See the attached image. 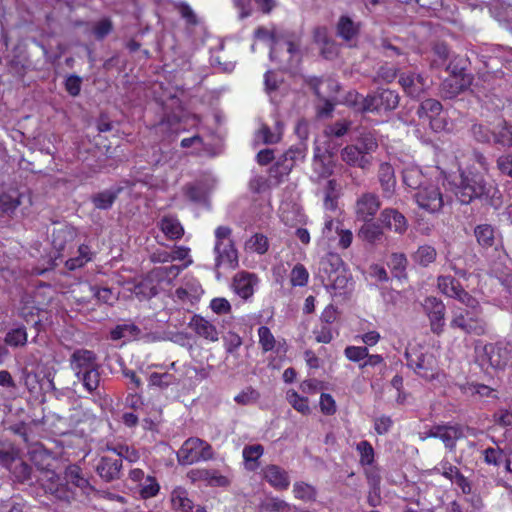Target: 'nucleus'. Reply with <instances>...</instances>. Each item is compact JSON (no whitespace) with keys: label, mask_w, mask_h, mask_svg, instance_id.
<instances>
[{"label":"nucleus","mask_w":512,"mask_h":512,"mask_svg":"<svg viewBox=\"0 0 512 512\" xmlns=\"http://www.w3.org/2000/svg\"><path fill=\"white\" fill-rule=\"evenodd\" d=\"M340 157L348 166L357 167L362 170H368L372 165L373 159L371 155L363 154L357 146L352 144L345 146L341 150Z\"/></svg>","instance_id":"obj_12"},{"label":"nucleus","mask_w":512,"mask_h":512,"mask_svg":"<svg viewBox=\"0 0 512 512\" xmlns=\"http://www.w3.org/2000/svg\"><path fill=\"white\" fill-rule=\"evenodd\" d=\"M344 353L349 360L353 362H359L360 360L368 356V348L359 346H348L345 348Z\"/></svg>","instance_id":"obj_60"},{"label":"nucleus","mask_w":512,"mask_h":512,"mask_svg":"<svg viewBox=\"0 0 512 512\" xmlns=\"http://www.w3.org/2000/svg\"><path fill=\"white\" fill-rule=\"evenodd\" d=\"M161 229L171 239L182 237L184 230L180 222L174 218L164 217L161 221Z\"/></svg>","instance_id":"obj_47"},{"label":"nucleus","mask_w":512,"mask_h":512,"mask_svg":"<svg viewBox=\"0 0 512 512\" xmlns=\"http://www.w3.org/2000/svg\"><path fill=\"white\" fill-rule=\"evenodd\" d=\"M76 376L90 393L94 392L99 386L100 372L98 366L90 367L88 370H84L82 373L76 374Z\"/></svg>","instance_id":"obj_38"},{"label":"nucleus","mask_w":512,"mask_h":512,"mask_svg":"<svg viewBox=\"0 0 512 512\" xmlns=\"http://www.w3.org/2000/svg\"><path fill=\"white\" fill-rule=\"evenodd\" d=\"M481 310L460 309L455 313L451 320V327L459 328L466 334L477 336L484 335L486 332V322L480 317Z\"/></svg>","instance_id":"obj_3"},{"label":"nucleus","mask_w":512,"mask_h":512,"mask_svg":"<svg viewBox=\"0 0 512 512\" xmlns=\"http://www.w3.org/2000/svg\"><path fill=\"white\" fill-rule=\"evenodd\" d=\"M483 350L489 364L492 367H499L501 365V361L499 359V353L501 349L499 347L489 343L484 346Z\"/></svg>","instance_id":"obj_62"},{"label":"nucleus","mask_w":512,"mask_h":512,"mask_svg":"<svg viewBox=\"0 0 512 512\" xmlns=\"http://www.w3.org/2000/svg\"><path fill=\"white\" fill-rule=\"evenodd\" d=\"M407 365L425 379H433L437 371V361L432 353H405Z\"/></svg>","instance_id":"obj_5"},{"label":"nucleus","mask_w":512,"mask_h":512,"mask_svg":"<svg viewBox=\"0 0 512 512\" xmlns=\"http://www.w3.org/2000/svg\"><path fill=\"white\" fill-rule=\"evenodd\" d=\"M308 277V271L302 264L295 265L291 271V283L293 286H305Z\"/></svg>","instance_id":"obj_53"},{"label":"nucleus","mask_w":512,"mask_h":512,"mask_svg":"<svg viewBox=\"0 0 512 512\" xmlns=\"http://www.w3.org/2000/svg\"><path fill=\"white\" fill-rule=\"evenodd\" d=\"M381 202L379 197L371 192H367L362 194L357 202L355 207L356 218L360 221H369L373 220L374 216L380 209Z\"/></svg>","instance_id":"obj_8"},{"label":"nucleus","mask_w":512,"mask_h":512,"mask_svg":"<svg viewBox=\"0 0 512 512\" xmlns=\"http://www.w3.org/2000/svg\"><path fill=\"white\" fill-rule=\"evenodd\" d=\"M470 132L475 141L493 145V128L490 129L482 123H475L471 126Z\"/></svg>","instance_id":"obj_45"},{"label":"nucleus","mask_w":512,"mask_h":512,"mask_svg":"<svg viewBox=\"0 0 512 512\" xmlns=\"http://www.w3.org/2000/svg\"><path fill=\"white\" fill-rule=\"evenodd\" d=\"M437 285L443 294L451 298H455L462 289L460 282L452 276H439Z\"/></svg>","instance_id":"obj_41"},{"label":"nucleus","mask_w":512,"mask_h":512,"mask_svg":"<svg viewBox=\"0 0 512 512\" xmlns=\"http://www.w3.org/2000/svg\"><path fill=\"white\" fill-rule=\"evenodd\" d=\"M215 253L216 268H218L222 263H228L231 268L238 266V255L233 241L230 240L228 244L224 245L223 248L220 247L218 251H215Z\"/></svg>","instance_id":"obj_33"},{"label":"nucleus","mask_w":512,"mask_h":512,"mask_svg":"<svg viewBox=\"0 0 512 512\" xmlns=\"http://www.w3.org/2000/svg\"><path fill=\"white\" fill-rule=\"evenodd\" d=\"M319 151L320 149L317 148L314 154V173L316 177L312 178L313 181L317 183L329 178L333 174V168L335 166L333 160H327L324 154H319Z\"/></svg>","instance_id":"obj_25"},{"label":"nucleus","mask_w":512,"mask_h":512,"mask_svg":"<svg viewBox=\"0 0 512 512\" xmlns=\"http://www.w3.org/2000/svg\"><path fill=\"white\" fill-rule=\"evenodd\" d=\"M380 220L387 228L398 234H404L408 228L405 216L393 208L384 209L380 214Z\"/></svg>","instance_id":"obj_14"},{"label":"nucleus","mask_w":512,"mask_h":512,"mask_svg":"<svg viewBox=\"0 0 512 512\" xmlns=\"http://www.w3.org/2000/svg\"><path fill=\"white\" fill-rule=\"evenodd\" d=\"M119 457L112 458L103 456L96 465V473L105 482H112L121 477L122 459L121 452H118Z\"/></svg>","instance_id":"obj_9"},{"label":"nucleus","mask_w":512,"mask_h":512,"mask_svg":"<svg viewBox=\"0 0 512 512\" xmlns=\"http://www.w3.org/2000/svg\"><path fill=\"white\" fill-rule=\"evenodd\" d=\"M358 237L363 241L376 245L384 237L382 226L374 220L363 221V225L358 231Z\"/></svg>","instance_id":"obj_24"},{"label":"nucleus","mask_w":512,"mask_h":512,"mask_svg":"<svg viewBox=\"0 0 512 512\" xmlns=\"http://www.w3.org/2000/svg\"><path fill=\"white\" fill-rule=\"evenodd\" d=\"M437 251L430 245L420 246L414 253V261L423 267H427L429 264L436 260Z\"/></svg>","instance_id":"obj_44"},{"label":"nucleus","mask_w":512,"mask_h":512,"mask_svg":"<svg viewBox=\"0 0 512 512\" xmlns=\"http://www.w3.org/2000/svg\"><path fill=\"white\" fill-rule=\"evenodd\" d=\"M171 502L174 509L183 512H190L194 508L192 500L188 498V493L183 488H176L171 494Z\"/></svg>","instance_id":"obj_40"},{"label":"nucleus","mask_w":512,"mask_h":512,"mask_svg":"<svg viewBox=\"0 0 512 512\" xmlns=\"http://www.w3.org/2000/svg\"><path fill=\"white\" fill-rule=\"evenodd\" d=\"M354 146L362 151L365 155H371L378 148V142L374 132L369 130H362L359 132V135L355 139Z\"/></svg>","instance_id":"obj_31"},{"label":"nucleus","mask_w":512,"mask_h":512,"mask_svg":"<svg viewBox=\"0 0 512 512\" xmlns=\"http://www.w3.org/2000/svg\"><path fill=\"white\" fill-rule=\"evenodd\" d=\"M264 478L273 487L286 489L289 486V478L285 470L277 465H268L264 469Z\"/></svg>","instance_id":"obj_26"},{"label":"nucleus","mask_w":512,"mask_h":512,"mask_svg":"<svg viewBox=\"0 0 512 512\" xmlns=\"http://www.w3.org/2000/svg\"><path fill=\"white\" fill-rule=\"evenodd\" d=\"M287 45V52L290 54V59L286 64H283V62L279 63L280 67L284 70H287L294 66L293 61L294 58L296 64H298L301 61V53H300V46L297 40L294 39H287L286 40Z\"/></svg>","instance_id":"obj_48"},{"label":"nucleus","mask_w":512,"mask_h":512,"mask_svg":"<svg viewBox=\"0 0 512 512\" xmlns=\"http://www.w3.org/2000/svg\"><path fill=\"white\" fill-rule=\"evenodd\" d=\"M496 164L502 174L512 178V153L498 157Z\"/></svg>","instance_id":"obj_63"},{"label":"nucleus","mask_w":512,"mask_h":512,"mask_svg":"<svg viewBox=\"0 0 512 512\" xmlns=\"http://www.w3.org/2000/svg\"><path fill=\"white\" fill-rule=\"evenodd\" d=\"M493 145L508 149L512 147V123L504 118H499L493 126Z\"/></svg>","instance_id":"obj_15"},{"label":"nucleus","mask_w":512,"mask_h":512,"mask_svg":"<svg viewBox=\"0 0 512 512\" xmlns=\"http://www.w3.org/2000/svg\"><path fill=\"white\" fill-rule=\"evenodd\" d=\"M75 236V233L71 227L65 226L54 230L52 233V244L57 251L65 249L66 244L71 242Z\"/></svg>","instance_id":"obj_39"},{"label":"nucleus","mask_w":512,"mask_h":512,"mask_svg":"<svg viewBox=\"0 0 512 512\" xmlns=\"http://www.w3.org/2000/svg\"><path fill=\"white\" fill-rule=\"evenodd\" d=\"M313 41L320 48V55L327 60H332L338 55V45L329 35L326 26H317L313 29Z\"/></svg>","instance_id":"obj_7"},{"label":"nucleus","mask_w":512,"mask_h":512,"mask_svg":"<svg viewBox=\"0 0 512 512\" xmlns=\"http://www.w3.org/2000/svg\"><path fill=\"white\" fill-rule=\"evenodd\" d=\"M399 94L391 89L378 88L372 94L362 98L358 111L364 112H390L399 105Z\"/></svg>","instance_id":"obj_2"},{"label":"nucleus","mask_w":512,"mask_h":512,"mask_svg":"<svg viewBox=\"0 0 512 512\" xmlns=\"http://www.w3.org/2000/svg\"><path fill=\"white\" fill-rule=\"evenodd\" d=\"M259 342L262 345L264 351H270L275 346V338L271 333L270 329L266 326H261L258 329Z\"/></svg>","instance_id":"obj_57"},{"label":"nucleus","mask_w":512,"mask_h":512,"mask_svg":"<svg viewBox=\"0 0 512 512\" xmlns=\"http://www.w3.org/2000/svg\"><path fill=\"white\" fill-rule=\"evenodd\" d=\"M324 206L327 209L334 210L337 207V198L339 196L338 183L335 179L328 180L323 188Z\"/></svg>","instance_id":"obj_43"},{"label":"nucleus","mask_w":512,"mask_h":512,"mask_svg":"<svg viewBox=\"0 0 512 512\" xmlns=\"http://www.w3.org/2000/svg\"><path fill=\"white\" fill-rule=\"evenodd\" d=\"M40 475L36 478V486L38 485L46 494L60 497L65 485L61 482V477L55 469L52 467Z\"/></svg>","instance_id":"obj_13"},{"label":"nucleus","mask_w":512,"mask_h":512,"mask_svg":"<svg viewBox=\"0 0 512 512\" xmlns=\"http://www.w3.org/2000/svg\"><path fill=\"white\" fill-rule=\"evenodd\" d=\"M185 194L192 202L204 203L206 201V192L201 185H187Z\"/></svg>","instance_id":"obj_54"},{"label":"nucleus","mask_w":512,"mask_h":512,"mask_svg":"<svg viewBox=\"0 0 512 512\" xmlns=\"http://www.w3.org/2000/svg\"><path fill=\"white\" fill-rule=\"evenodd\" d=\"M295 161L283 154L277 162L270 168V175L280 179L284 175H288L294 167Z\"/></svg>","instance_id":"obj_46"},{"label":"nucleus","mask_w":512,"mask_h":512,"mask_svg":"<svg viewBox=\"0 0 512 512\" xmlns=\"http://www.w3.org/2000/svg\"><path fill=\"white\" fill-rule=\"evenodd\" d=\"M134 293L137 297L142 296L145 299H150L157 295L158 290L156 286L152 284V280L144 279L134 286Z\"/></svg>","instance_id":"obj_49"},{"label":"nucleus","mask_w":512,"mask_h":512,"mask_svg":"<svg viewBox=\"0 0 512 512\" xmlns=\"http://www.w3.org/2000/svg\"><path fill=\"white\" fill-rule=\"evenodd\" d=\"M378 181L384 197H391L395 192L396 178L391 164L381 163L378 170Z\"/></svg>","instance_id":"obj_18"},{"label":"nucleus","mask_w":512,"mask_h":512,"mask_svg":"<svg viewBox=\"0 0 512 512\" xmlns=\"http://www.w3.org/2000/svg\"><path fill=\"white\" fill-rule=\"evenodd\" d=\"M424 311L426 312L430 328L434 334H441L445 325V311L444 303L433 296L427 297L423 304Z\"/></svg>","instance_id":"obj_6"},{"label":"nucleus","mask_w":512,"mask_h":512,"mask_svg":"<svg viewBox=\"0 0 512 512\" xmlns=\"http://www.w3.org/2000/svg\"><path fill=\"white\" fill-rule=\"evenodd\" d=\"M454 193L457 200L464 205L475 199L484 201L494 209H499L503 204L502 193L498 187L488 182L479 172L461 171Z\"/></svg>","instance_id":"obj_1"},{"label":"nucleus","mask_w":512,"mask_h":512,"mask_svg":"<svg viewBox=\"0 0 512 512\" xmlns=\"http://www.w3.org/2000/svg\"><path fill=\"white\" fill-rule=\"evenodd\" d=\"M96 354L90 350L78 349L70 357L71 367L75 374L82 373L90 367H97Z\"/></svg>","instance_id":"obj_17"},{"label":"nucleus","mask_w":512,"mask_h":512,"mask_svg":"<svg viewBox=\"0 0 512 512\" xmlns=\"http://www.w3.org/2000/svg\"><path fill=\"white\" fill-rule=\"evenodd\" d=\"M257 279L253 274L240 273L234 277L233 286L235 292L244 299L253 294V286Z\"/></svg>","instance_id":"obj_28"},{"label":"nucleus","mask_w":512,"mask_h":512,"mask_svg":"<svg viewBox=\"0 0 512 512\" xmlns=\"http://www.w3.org/2000/svg\"><path fill=\"white\" fill-rule=\"evenodd\" d=\"M474 236L482 248L488 249L495 244V229L490 224H479L474 228Z\"/></svg>","instance_id":"obj_34"},{"label":"nucleus","mask_w":512,"mask_h":512,"mask_svg":"<svg viewBox=\"0 0 512 512\" xmlns=\"http://www.w3.org/2000/svg\"><path fill=\"white\" fill-rule=\"evenodd\" d=\"M288 397L290 404L295 410L301 412L302 414H308L310 412L307 398L299 396L296 392L288 394Z\"/></svg>","instance_id":"obj_59"},{"label":"nucleus","mask_w":512,"mask_h":512,"mask_svg":"<svg viewBox=\"0 0 512 512\" xmlns=\"http://www.w3.org/2000/svg\"><path fill=\"white\" fill-rule=\"evenodd\" d=\"M261 508L265 512H287L289 509L286 502L277 499L264 503Z\"/></svg>","instance_id":"obj_64"},{"label":"nucleus","mask_w":512,"mask_h":512,"mask_svg":"<svg viewBox=\"0 0 512 512\" xmlns=\"http://www.w3.org/2000/svg\"><path fill=\"white\" fill-rule=\"evenodd\" d=\"M113 25L110 19L104 18L93 27V34L97 40H103L108 34L111 33Z\"/></svg>","instance_id":"obj_55"},{"label":"nucleus","mask_w":512,"mask_h":512,"mask_svg":"<svg viewBox=\"0 0 512 512\" xmlns=\"http://www.w3.org/2000/svg\"><path fill=\"white\" fill-rule=\"evenodd\" d=\"M320 265V271L327 275L328 279L345 269L341 257L336 253H329L321 260Z\"/></svg>","instance_id":"obj_35"},{"label":"nucleus","mask_w":512,"mask_h":512,"mask_svg":"<svg viewBox=\"0 0 512 512\" xmlns=\"http://www.w3.org/2000/svg\"><path fill=\"white\" fill-rule=\"evenodd\" d=\"M455 299L463 303L466 306V309L482 310L479 301L475 297L470 295L467 291H465L463 288L459 291Z\"/></svg>","instance_id":"obj_61"},{"label":"nucleus","mask_w":512,"mask_h":512,"mask_svg":"<svg viewBox=\"0 0 512 512\" xmlns=\"http://www.w3.org/2000/svg\"><path fill=\"white\" fill-rule=\"evenodd\" d=\"M66 483L73 484L74 486L80 488L82 492L86 495L90 493H99L88 481V479L84 478L81 473V468L77 465H70L65 470Z\"/></svg>","instance_id":"obj_20"},{"label":"nucleus","mask_w":512,"mask_h":512,"mask_svg":"<svg viewBox=\"0 0 512 512\" xmlns=\"http://www.w3.org/2000/svg\"><path fill=\"white\" fill-rule=\"evenodd\" d=\"M20 194L17 191L0 194V217L11 216L20 206Z\"/></svg>","instance_id":"obj_32"},{"label":"nucleus","mask_w":512,"mask_h":512,"mask_svg":"<svg viewBox=\"0 0 512 512\" xmlns=\"http://www.w3.org/2000/svg\"><path fill=\"white\" fill-rule=\"evenodd\" d=\"M473 76L469 73L449 76L441 84V91L446 98L452 99L466 91L472 84Z\"/></svg>","instance_id":"obj_11"},{"label":"nucleus","mask_w":512,"mask_h":512,"mask_svg":"<svg viewBox=\"0 0 512 512\" xmlns=\"http://www.w3.org/2000/svg\"><path fill=\"white\" fill-rule=\"evenodd\" d=\"M357 451L360 453V464L361 465H371L374 461V449L372 445L363 440L357 444Z\"/></svg>","instance_id":"obj_50"},{"label":"nucleus","mask_w":512,"mask_h":512,"mask_svg":"<svg viewBox=\"0 0 512 512\" xmlns=\"http://www.w3.org/2000/svg\"><path fill=\"white\" fill-rule=\"evenodd\" d=\"M442 110L443 106L440 101L433 98H428L419 104L416 114L419 119L428 121L431 118L439 116L442 113Z\"/></svg>","instance_id":"obj_30"},{"label":"nucleus","mask_w":512,"mask_h":512,"mask_svg":"<svg viewBox=\"0 0 512 512\" xmlns=\"http://www.w3.org/2000/svg\"><path fill=\"white\" fill-rule=\"evenodd\" d=\"M189 327H191L197 335L205 339L213 342L219 339L216 327L200 315L196 314L191 318Z\"/></svg>","instance_id":"obj_22"},{"label":"nucleus","mask_w":512,"mask_h":512,"mask_svg":"<svg viewBox=\"0 0 512 512\" xmlns=\"http://www.w3.org/2000/svg\"><path fill=\"white\" fill-rule=\"evenodd\" d=\"M418 206L429 213H437L444 206L443 195L436 184L425 183L414 194Z\"/></svg>","instance_id":"obj_4"},{"label":"nucleus","mask_w":512,"mask_h":512,"mask_svg":"<svg viewBox=\"0 0 512 512\" xmlns=\"http://www.w3.org/2000/svg\"><path fill=\"white\" fill-rule=\"evenodd\" d=\"M19 457V449L9 440H0V466L11 470Z\"/></svg>","instance_id":"obj_29"},{"label":"nucleus","mask_w":512,"mask_h":512,"mask_svg":"<svg viewBox=\"0 0 512 512\" xmlns=\"http://www.w3.org/2000/svg\"><path fill=\"white\" fill-rule=\"evenodd\" d=\"M141 329L133 323L119 324L110 331V339L113 341L125 339H136Z\"/></svg>","instance_id":"obj_37"},{"label":"nucleus","mask_w":512,"mask_h":512,"mask_svg":"<svg viewBox=\"0 0 512 512\" xmlns=\"http://www.w3.org/2000/svg\"><path fill=\"white\" fill-rule=\"evenodd\" d=\"M398 82L404 92L415 99L421 98L427 87L426 79L416 73H400Z\"/></svg>","instance_id":"obj_10"},{"label":"nucleus","mask_w":512,"mask_h":512,"mask_svg":"<svg viewBox=\"0 0 512 512\" xmlns=\"http://www.w3.org/2000/svg\"><path fill=\"white\" fill-rule=\"evenodd\" d=\"M423 178L422 174L418 170H408L403 175V182L406 186L416 189L417 191L422 187L425 183L421 181Z\"/></svg>","instance_id":"obj_56"},{"label":"nucleus","mask_w":512,"mask_h":512,"mask_svg":"<svg viewBox=\"0 0 512 512\" xmlns=\"http://www.w3.org/2000/svg\"><path fill=\"white\" fill-rule=\"evenodd\" d=\"M4 342L11 347H23L27 343V331L24 326L11 329L5 335Z\"/></svg>","instance_id":"obj_42"},{"label":"nucleus","mask_w":512,"mask_h":512,"mask_svg":"<svg viewBox=\"0 0 512 512\" xmlns=\"http://www.w3.org/2000/svg\"><path fill=\"white\" fill-rule=\"evenodd\" d=\"M329 283L325 284V288L327 291L332 290H343L347 287L349 277L346 273V270H342L341 272L331 276V279H328Z\"/></svg>","instance_id":"obj_52"},{"label":"nucleus","mask_w":512,"mask_h":512,"mask_svg":"<svg viewBox=\"0 0 512 512\" xmlns=\"http://www.w3.org/2000/svg\"><path fill=\"white\" fill-rule=\"evenodd\" d=\"M30 460L40 474L53 467L52 455L46 449H35L30 452Z\"/></svg>","instance_id":"obj_36"},{"label":"nucleus","mask_w":512,"mask_h":512,"mask_svg":"<svg viewBox=\"0 0 512 512\" xmlns=\"http://www.w3.org/2000/svg\"><path fill=\"white\" fill-rule=\"evenodd\" d=\"M203 445V440L199 438L187 439L177 452L178 462L181 465H189L199 460L197 450Z\"/></svg>","instance_id":"obj_19"},{"label":"nucleus","mask_w":512,"mask_h":512,"mask_svg":"<svg viewBox=\"0 0 512 512\" xmlns=\"http://www.w3.org/2000/svg\"><path fill=\"white\" fill-rule=\"evenodd\" d=\"M360 33V23H355L349 16H340L336 25V34L346 42H350L358 37Z\"/></svg>","instance_id":"obj_23"},{"label":"nucleus","mask_w":512,"mask_h":512,"mask_svg":"<svg viewBox=\"0 0 512 512\" xmlns=\"http://www.w3.org/2000/svg\"><path fill=\"white\" fill-rule=\"evenodd\" d=\"M173 5L174 8L180 13L181 17L186 21L188 25H198L199 21L196 14L187 3L175 2Z\"/></svg>","instance_id":"obj_51"},{"label":"nucleus","mask_w":512,"mask_h":512,"mask_svg":"<svg viewBox=\"0 0 512 512\" xmlns=\"http://www.w3.org/2000/svg\"><path fill=\"white\" fill-rule=\"evenodd\" d=\"M122 191V186H112L108 189L92 194L90 200L95 208L108 210L113 206Z\"/></svg>","instance_id":"obj_16"},{"label":"nucleus","mask_w":512,"mask_h":512,"mask_svg":"<svg viewBox=\"0 0 512 512\" xmlns=\"http://www.w3.org/2000/svg\"><path fill=\"white\" fill-rule=\"evenodd\" d=\"M13 481L20 485L36 486V478L34 477L33 466L25 461L15 464L10 470Z\"/></svg>","instance_id":"obj_21"},{"label":"nucleus","mask_w":512,"mask_h":512,"mask_svg":"<svg viewBox=\"0 0 512 512\" xmlns=\"http://www.w3.org/2000/svg\"><path fill=\"white\" fill-rule=\"evenodd\" d=\"M159 492V484L154 477L148 476L146 483L141 487L140 495L144 499L154 497Z\"/></svg>","instance_id":"obj_58"},{"label":"nucleus","mask_w":512,"mask_h":512,"mask_svg":"<svg viewBox=\"0 0 512 512\" xmlns=\"http://www.w3.org/2000/svg\"><path fill=\"white\" fill-rule=\"evenodd\" d=\"M442 428L439 439L442 440L446 448L453 451L456 447V441L465 436L464 427L459 424H443Z\"/></svg>","instance_id":"obj_27"}]
</instances>
